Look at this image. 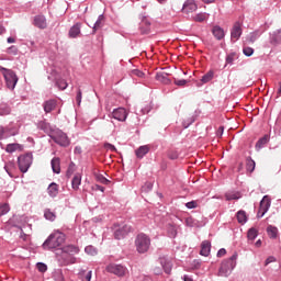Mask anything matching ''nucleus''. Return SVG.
<instances>
[{
    "label": "nucleus",
    "instance_id": "obj_32",
    "mask_svg": "<svg viewBox=\"0 0 281 281\" xmlns=\"http://www.w3.org/2000/svg\"><path fill=\"white\" fill-rule=\"evenodd\" d=\"M267 234H268L269 238H272V239L278 238V227L269 225L267 227Z\"/></svg>",
    "mask_w": 281,
    "mask_h": 281
},
{
    "label": "nucleus",
    "instance_id": "obj_52",
    "mask_svg": "<svg viewBox=\"0 0 281 281\" xmlns=\"http://www.w3.org/2000/svg\"><path fill=\"white\" fill-rule=\"evenodd\" d=\"M37 269L38 271H41V273H45V271H47V265L43 262H37Z\"/></svg>",
    "mask_w": 281,
    "mask_h": 281
},
{
    "label": "nucleus",
    "instance_id": "obj_5",
    "mask_svg": "<svg viewBox=\"0 0 281 281\" xmlns=\"http://www.w3.org/2000/svg\"><path fill=\"white\" fill-rule=\"evenodd\" d=\"M56 258L63 267H67L68 265H76V257L71 256L69 252H66L61 248L56 249Z\"/></svg>",
    "mask_w": 281,
    "mask_h": 281
},
{
    "label": "nucleus",
    "instance_id": "obj_17",
    "mask_svg": "<svg viewBox=\"0 0 281 281\" xmlns=\"http://www.w3.org/2000/svg\"><path fill=\"white\" fill-rule=\"evenodd\" d=\"M148 153H150V147L148 145H143L135 150L137 159H144Z\"/></svg>",
    "mask_w": 281,
    "mask_h": 281
},
{
    "label": "nucleus",
    "instance_id": "obj_61",
    "mask_svg": "<svg viewBox=\"0 0 281 281\" xmlns=\"http://www.w3.org/2000/svg\"><path fill=\"white\" fill-rule=\"evenodd\" d=\"M271 262H276V257H273V256L268 257V258L266 259V262H265L266 267H267L268 265H271Z\"/></svg>",
    "mask_w": 281,
    "mask_h": 281
},
{
    "label": "nucleus",
    "instance_id": "obj_9",
    "mask_svg": "<svg viewBox=\"0 0 281 281\" xmlns=\"http://www.w3.org/2000/svg\"><path fill=\"white\" fill-rule=\"evenodd\" d=\"M105 271H108V273H113V276H117V278H124L128 269L120 263H110L105 267Z\"/></svg>",
    "mask_w": 281,
    "mask_h": 281
},
{
    "label": "nucleus",
    "instance_id": "obj_24",
    "mask_svg": "<svg viewBox=\"0 0 281 281\" xmlns=\"http://www.w3.org/2000/svg\"><path fill=\"white\" fill-rule=\"evenodd\" d=\"M243 194L238 191H229L225 193L226 201H238V199H241Z\"/></svg>",
    "mask_w": 281,
    "mask_h": 281
},
{
    "label": "nucleus",
    "instance_id": "obj_55",
    "mask_svg": "<svg viewBox=\"0 0 281 281\" xmlns=\"http://www.w3.org/2000/svg\"><path fill=\"white\" fill-rule=\"evenodd\" d=\"M199 203L196 201H191L186 203V207H188V210H194V207H198Z\"/></svg>",
    "mask_w": 281,
    "mask_h": 281
},
{
    "label": "nucleus",
    "instance_id": "obj_7",
    "mask_svg": "<svg viewBox=\"0 0 281 281\" xmlns=\"http://www.w3.org/2000/svg\"><path fill=\"white\" fill-rule=\"evenodd\" d=\"M113 229H114L115 240H122V239L126 238V236H128V234H131V232H133V227L127 224L120 226L117 223H114Z\"/></svg>",
    "mask_w": 281,
    "mask_h": 281
},
{
    "label": "nucleus",
    "instance_id": "obj_41",
    "mask_svg": "<svg viewBox=\"0 0 281 281\" xmlns=\"http://www.w3.org/2000/svg\"><path fill=\"white\" fill-rule=\"evenodd\" d=\"M86 254H88V256H98V248L93 247L92 245L87 246L85 248Z\"/></svg>",
    "mask_w": 281,
    "mask_h": 281
},
{
    "label": "nucleus",
    "instance_id": "obj_11",
    "mask_svg": "<svg viewBox=\"0 0 281 281\" xmlns=\"http://www.w3.org/2000/svg\"><path fill=\"white\" fill-rule=\"evenodd\" d=\"M240 36H243V27L240 26V22H235L231 31V40L233 41V43H236V41H238Z\"/></svg>",
    "mask_w": 281,
    "mask_h": 281
},
{
    "label": "nucleus",
    "instance_id": "obj_58",
    "mask_svg": "<svg viewBox=\"0 0 281 281\" xmlns=\"http://www.w3.org/2000/svg\"><path fill=\"white\" fill-rule=\"evenodd\" d=\"M10 211V204L3 203L0 205V212H9Z\"/></svg>",
    "mask_w": 281,
    "mask_h": 281
},
{
    "label": "nucleus",
    "instance_id": "obj_38",
    "mask_svg": "<svg viewBox=\"0 0 281 281\" xmlns=\"http://www.w3.org/2000/svg\"><path fill=\"white\" fill-rule=\"evenodd\" d=\"M167 234L169 238H177V226L169 224L167 226Z\"/></svg>",
    "mask_w": 281,
    "mask_h": 281
},
{
    "label": "nucleus",
    "instance_id": "obj_36",
    "mask_svg": "<svg viewBox=\"0 0 281 281\" xmlns=\"http://www.w3.org/2000/svg\"><path fill=\"white\" fill-rule=\"evenodd\" d=\"M139 30L143 34H148V32H150V23L148 20L142 21Z\"/></svg>",
    "mask_w": 281,
    "mask_h": 281
},
{
    "label": "nucleus",
    "instance_id": "obj_20",
    "mask_svg": "<svg viewBox=\"0 0 281 281\" xmlns=\"http://www.w3.org/2000/svg\"><path fill=\"white\" fill-rule=\"evenodd\" d=\"M80 27H82L81 23L72 25L68 32L69 38H78L80 36Z\"/></svg>",
    "mask_w": 281,
    "mask_h": 281
},
{
    "label": "nucleus",
    "instance_id": "obj_30",
    "mask_svg": "<svg viewBox=\"0 0 281 281\" xmlns=\"http://www.w3.org/2000/svg\"><path fill=\"white\" fill-rule=\"evenodd\" d=\"M246 170L247 172H254L256 170V161L251 158V156H248L246 158Z\"/></svg>",
    "mask_w": 281,
    "mask_h": 281
},
{
    "label": "nucleus",
    "instance_id": "obj_44",
    "mask_svg": "<svg viewBox=\"0 0 281 281\" xmlns=\"http://www.w3.org/2000/svg\"><path fill=\"white\" fill-rule=\"evenodd\" d=\"M44 218H46V221H50V223H54V221H56V214L54 212H45Z\"/></svg>",
    "mask_w": 281,
    "mask_h": 281
},
{
    "label": "nucleus",
    "instance_id": "obj_57",
    "mask_svg": "<svg viewBox=\"0 0 281 281\" xmlns=\"http://www.w3.org/2000/svg\"><path fill=\"white\" fill-rule=\"evenodd\" d=\"M193 122H194V117L189 119V121L188 120L183 121L182 123L183 128H188Z\"/></svg>",
    "mask_w": 281,
    "mask_h": 281
},
{
    "label": "nucleus",
    "instance_id": "obj_46",
    "mask_svg": "<svg viewBox=\"0 0 281 281\" xmlns=\"http://www.w3.org/2000/svg\"><path fill=\"white\" fill-rule=\"evenodd\" d=\"M236 53H231L226 56V65H234Z\"/></svg>",
    "mask_w": 281,
    "mask_h": 281
},
{
    "label": "nucleus",
    "instance_id": "obj_29",
    "mask_svg": "<svg viewBox=\"0 0 281 281\" xmlns=\"http://www.w3.org/2000/svg\"><path fill=\"white\" fill-rule=\"evenodd\" d=\"M269 144V135H265L263 137L259 138L258 142L256 143V150H260L261 148H265Z\"/></svg>",
    "mask_w": 281,
    "mask_h": 281
},
{
    "label": "nucleus",
    "instance_id": "obj_63",
    "mask_svg": "<svg viewBox=\"0 0 281 281\" xmlns=\"http://www.w3.org/2000/svg\"><path fill=\"white\" fill-rule=\"evenodd\" d=\"M91 278H92V271H88L87 274L85 276L83 280L91 281Z\"/></svg>",
    "mask_w": 281,
    "mask_h": 281
},
{
    "label": "nucleus",
    "instance_id": "obj_56",
    "mask_svg": "<svg viewBox=\"0 0 281 281\" xmlns=\"http://www.w3.org/2000/svg\"><path fill=\"white\" fill-rule=\"evenodd\" d=\"M55 281H65V277H63V272H56L54 276Z\"/></svg>",
    "mask_w": 281,
    "mask_h": 281
},
{
    "label": "nucleus",
    "instance_id": "obj_10",
    "mask_svg": "<svg viewBox=\"0 0 281 281\" xmlns=\"http://www.w3.org/2000/svg\"><path fill=\"white\" fill-rule=\"evenodd\" d=\"M113 120H117V122H126V117H128V112L124 108L114 109L112 112Z\"/></svg>",
    "mask_w": 281,
    "mask_h": 281
},
{
    "label": "nucleus",
    "instance_id": "obj_35",
    "mask_svg": "<svg viewBox=\"0 0 281 281\" xmlns=\"http://www.w3.org/2000/svg\"><path fill=\"white\" fill-rule=\"evenodd\" d=\"M209 18L210 14L207 13H198L193 16V21H195L196 23H203V21H207Z\"/></svg>",
    "mask_w": 281,
    "mask_h": 281
},
{
    "label": "nucleus",
    "instance_id": "obj_31",
    "mask_svg": "<svg viewBox=\"0 0 281 281\" xmlns=\"http://www.w3.org/2000/svg\"><path fill=\"white\" fill-rule=\"evenodd\" d=\"M214 80V70H209L204 76L201 78V82L203 85H207V82H212Z\"/></svg>",
    "mask_w": 281,
    "mask_h": 281
},
{
    "label": "nucleus",
    "instance_id": "obj_34",
    "mask_svg": "<svg viewBox=\"0 0 281 281\" xmlns=\"http://www.w3.org/2000/svg\"><path fill=\"white\" fill-rule=\"evenodd\" d=\"M21 148H23L21 144L13 143V144H8L5 150L7 153H16V150H21Z\"/></svg>",
    "mask_w": 281,
    "mask_h": 281
},
{
    "label": "nucleus",
    "instance_id": "obj_25",
    "mask_svg": "<svg viewBox=\"0 0 281 281\" xmlns=\"http://www.w3.org/2000/svg\"><path fill=\"white\" fill-rule=\"evenodd\" d=\"M47 192L52 199H56V196H58V184L52 182L47 188Z\"/></svg>",
    "mask_w": 281,
    "mask_h": 281
},
{
    "label": "nucleus",
    "instance_id": "obj_43",
    "mask_svg": "<svg viewBox=\"0 0 281 281\" xmlns=\"http://www.w3.org/2000/svg\"><path fill=\"white\" fill-rule=\"evenodd\" d=\"M74 172H76V164L70 162V165H69V167H68V169L66 171V177L68 179H70V177L74 175Z\"/></svg>",
    "mask_w": 281,
    "mask_h": 281
},
{
    "label": "nucleus",
    "instance_id": "obj_18",
    "mask_svg": "<svg viewBox=\"0 0 281 281\" xmlns=\"http://www.w3.org/2000/svg\"><path fill=\"white\" fill-rule=\"evenodd\" d=\"M37 128L40 131H44L46 135H52L54 133V130L52 128V125L45 121H40L37 123Z\"/></svg>",
    "mask_w": 281,
    "mask_h": 281
},
{
    "label": "nucleus",
    "instance_id": "obj_21",
    "mask_svg": "<svg viewBox=\"0 0 281 281\" xmlns=\"http://www.w3.org/2000/svg\"><path fill=\"white\" fill-rule=\"evenodd\" d=\"M271 207V198L269 195H265L262 200L260 201V212H269V209Z\"/></svg>",
    "mask_w": 281,
    "mask_h": 281
},
{
    "label": "nucleus",
    "instance_id": "obj_54",
    "mask_svg": "<svg viewBox=\"0 0 281 281\" xmlns=\"http://www.w3.org/2000/svg\"><path fill=\"white\" fill-rule=\"evenodd\" d=\"M186 223H187V225L189 226V227H196V221H194L192 217H188L187 220H186Z\"/></svg>",
    "mask_w": 281,
    "mask_h": 281
},
{
    "label": "nucleus",
    "instance_id": "obj_47",
    "mask_svg": "<svg viewBox=\"0 0 281 281\" xmlns=\"http://www.w3.org/2000/svg\"><path fill=\"white\" fill-rule=\"evenodd\" d=\"M97 180L99 181V183H103V186H109V183H111V181H109V179H106L102 175H98Z\"/></svg>",
    "mask_w": 281,
    "mask_h": 281
},
{
    "label": "nucleus",
    "instance_id": "obj_1",
    "mask_svg": "<svg viewBox=\"0 0 281 281\" xmlns=\"http://www.w3.org/2000/svg\"><path fill=\"white\" fill-rule=\"evenodd\" d=\"M65 234L60 233L59 231H55L47 237L42 247L46 251H52V249H58V247H61L65 244Z\"/></svg>",
    "mask_w": 281,
    "mask_h": 281
},
{
    "label": "nucleus",
    "instance_id": "obj_13",
    "mask_svg": "<svg viewBox=\"0 0 281 281\" xmlns=\"http://www.w3.org/2000/svg\"><path fill=\"white\" fill-rule=\"evenodd\" d=\"M159 263L161 265L165 273L169 276V273L172 271V260H170L168 257H160Z\"/></svg>",
    "mask_w": 281,
    "mask_h": 281
},
{
    "label": "nucleus",
    "instance_id": "obj_53",
    "mask_svg": "<svg viewBox=\"0 0 281 281\" xmlns=\"http://www.w3.org/2000/svg\"><path fill=\"white\" fill-rule=\"evenodd\" d=\"M8 54H12V56H16V54H19V48L16 46H10L8 48Z\"/></svg>",
    "mask_w": 281,
    "mask_h": 281
},
{
    "label": "nucleus",
    "instance_id": "obj_64",
    "mask_svg": "<svg viewBox=\"0 0 281 281\" xmlns=\"http://www.w3.org/2000/svg\"><path fill=\"white\" fill-rule=\"evenodd\" d=\"M105 148H108V150H112V151L116 150L115 147L111 143H106Z\"/></svg>",
    "mask_w": 281,
    "mask_h": 281
},
{
    "label": "nucleus",
    "instance_id": "obj_28",
    "mask_svg": "<svg viewBox=\"0 0 281 281\" xmlns=\"http://www.w3.org/2000/svg\"><path fill=\"white\" fill-rule=\"evenodd\" d=\"M81 183H82V176L80 173H76L71 180L72 190H78Z\"/></svg>",
    "mask_w": 281,
    "mask_h": 281
},
{
    "label": "nucleus",
    "instance_id": "obj_50",
    "mask_svg": "<svg viewBox=\"0 0 281 281\" xmlns=\"http://www.w3.org/2000/svg\"><path fill=\"white\" fill-rule=\"evenodd\" d=\"M243 54H245L246 56H254V48L251 47H244L243 48Z\"/></svg>",
    "mask_w": 281,
    "mask_h": 281
},
{
    "label": "nucleus",
    "instance_id": "obj_27",
    "mask_svg": "<svg viewBox=\"0 0 281 281\" xmlns=\"http://www.w3.org/2000/svg\"><path fill=\"white\" fill-rule=\"evenodd\" d=\"M66 254L75 256V254H80V248L75 245H68L61 248Z\"/></svg>",
    "mask_w": 281,
    "mask_h": 281
},
{
    "label": "nucleus",
    "instance_id": "obj_40",
    "mask_svg": "<svg viewBox=\"0 0 281 281\" xmlns=\"http://www.w3.org/2000/svg\"><path fill=\"white\" fill-rule=\"evenodd\" d=\"M236 216H237V221H238V223H240V225H245V223H247V213L237 212Z\"/></svg>",
    "mask_w": 281,
    "mask_h": 281
},
{
    "label": "nucleus",
    "instance_id": "obj_2",
    "mask_svg": "<svg viewBox=\"0 0 281 281\" xmlns=\"http://www.w3.org/2000/svg\"><path fill=\"white\" fill-rule=\"evenodd\" d=\"M238 258L237 255H233L231 258L225 259L218 270V276H222L223 278H227L232 274V271L236 269V259Z\"/></svg>",
    "mask_w": 281,
    "mask_h": 281
},
{
    "label": "nucleus",
    "instance_id": "obj_16",
    "mask_svg": "<svg viewBox=\"0 0 281 281\" xmlns=\"http://www.w3.org/2000/svg\"><path fill=\"white\" fill-rule=\"evenodd\" d=\"M212 34L216 41H223L225 38V30L218 25L213 26Z\"/></svg>",
    "mask_w": 281,
    "mask_h": 281
},
{
    "label": "nucleus",
    "instance_id": "obj_60",
    "mask_svg": "<svg viewBox=\"0 0 281 281\" xmlns=\"http://www.w3.org/2000/svg\"><path fill=\"white\" fill-rule=\"evenodd\" d=\"M76 100H77L78 104H80V102H82V90H78Z\"/></svg>",
    "mask_w": 281,
    "mask_h": 281
},
{
    "label": "nucleus",
    "instance_id": "obj_59",
    "mask_svg": "<svg viewBox=\"0 0 281 281\" xmlns=\"http://www.w3.org/2000/svg\"><path fill=\"white\" fill-rule=\"evenodd\" d=\"M143 190H145V192H150V190H153V182H146Z\"/></svg>",
    "mask_w": 281,
    "mask_h": 281
},
{
    "label": "nucleus",
    "instance_id": "obj_12",
    "mask_svg": "<svg viewBox=\"0 0 281 281\" xmlns=\"http://www.w3.org/2000/svg\"><path fill=\"white\" fill-rule=\"evenodd\" d=\"M198 5L196 2H194V0H187L182 7V12L184 14H190L192 12H196L198 10Z\"/></svg>",
    "mask_w": 281,
    "mask_h": 281
},
{
    "label": "nucleus",
    "instance_id": "obj_4",
    "mask_svg": "<svg viewBox=\"0 0 281 281\" xmlns=\"http://www.w3.org/2000/svg\"><path fill=\"white\" fill-rule=\"evenodd\" d=\"M3 78L5 80V85L8 89L11 91H14L16 87V82H19V77L16 76V72L12 69L1 68Z\"/></svg>",
    "mask_w": 281,
    "mask_h": 281
},
{
    "label": "nucleus",
    "instance_id": "obj_48",
    "mask_svg": "<svg viewBox=\"0 0 281 281\" xmlns=\"http://www.w3.org/2000/svg\"><path fill=\"white\" fill-rule=\"evenodd\" d=\"M8 131H10V128L0 125V139H5L8 137L5 134Z\"/></svg>",
    "mask_w": 281,
    "mask_h": 281
},
{
    "label": "nucleus",
    "instance_id": "obj_49",
    "mask_svg": "<svg viewBox=\"0 0 281 281\" xmlns=\"http://www.w3.org/2000/svg\"><path fill=\"white\" fill-rule=\"evenodd\" d=\"M173 82L177 87H186L188 85V80L186 79H175Z\"/></svg>",
    "mask_w": 281,
    "mask_h": 281
},
{
    "label": "nucleus",
    "instance_id": "obj_19",
    "mask_svg": "<svg viewBox=\"0 0 281 281\" xmlns=\"http://www.w3.org/2000/svg\"><path fill=\"white\" fill-rule=\"evenodd\" d=\"M281 43V30H277L270 34V44L274 47Z\"/></svg>",
    "mask_w": 281,
    "mask_h": 281
},
{
    "label": "nucleus",
    "instance_id": "obj_42",
    "mask_svg": "<svg viewBox=\"0 0 281 281\" xmlns=\"http://www.w3.org/2000/svg\"><path fill=\"white\" fill-rule=\"evenodd\" d=\"M56 87H58V89H60L61 91H65V89H67L68 85L65 79H58L56 81Z\"/></svg>",
    "mask_w": 281,
    "mask_h": 281
},
{
    "label": "nucleus",
    "instance_id": "obj_37",
    "mask_svg": "<svg viewBox=\"0 0 281 281\" xmlns=\"http://www.w3.org/2000/svg\"><path fill=\"white\" fill-rule=\"evenodd\" d=\"M12 109L7 103H0V115H10Z\"/></svg>",
    "mask_w": 281,
    "mask_h": 281
},
{
    "label": "nucleus",
    "instance_id": "obj_39",
    "mask_svg": "<svg viewBox=\"0 0 281 281\" xmlns=\"http://www.w3.org/2000/svg\"><path fill=\"white\" fill-rule=\"evenodd\" d=\"M248 240L254 241L255 238H258V229L255 227H251L247 233Z\"/></svg>",
    "mask_w": 281,
    "mask_h": 281
},
{
    "label": "nucleus",
    "instance_id": "obj_14",
    "mask_svg": "<svg viewBox=\"0 0 281 281\" xmlns=\"http://www.w3.org/2000/svg\"><path fill=\"white\" fill-rule=\"evenodd\" d=\"M33 25L35 27H38L40 30H46L47 19H45V15H35L33 20Z\"/></svg>",
    "mask_w": 281,
    "mask_h": 281
},
{
    "label": "nucleus",
    "instance_id": "obj_8",
    "mask_svg": "<svg viewBox=\"0 0 281 281\" xmlns=\"http://www.w3.org/2000/svg\"><path fill=\"white\" fill-rule=\"evenodd\" d=\"M50 139L55 142V144H58V146H63L64 148H67L69 146V137L65 134V132L57 130L49 134Z\"/></svg>",
    "mask_w": 281,
    "mask_h": 281
},
{
    "label": "nucleus",
    "instance_id": "obj_22",
    "mask_svg": "<svg viewBox=\"0 0 281 281\" xmlns=\"http://www.w3.org/2000/svg\"><path fill=\"white\" fill-rule=\"evenodd\" d=\"M56 100L55 99H49L43 103V109L45 113H52L54 109H56Z\"/></svg>",
    "mask_w": 281,
    "mask_h": 281
},
{
    "label": "nucleus",
    "instance_id": "obj_62",
    "mask_svg": "<svg viewBox=\"0 0 281 281\" xmlns=\"http://www.w3.org/2000/svg\"><path fill=\"white\" fill-rule=\"evenodd\" d=\"M225 254H227V250L225 248H221L217 251V258H223V256H225Z\"/></svg>",
    "mask_w": 281,
    "mask_h": 281
},
{
    "label": "nucleus",
    "instance_id": "obj_26",
    "mask_svg": "<svg viewBox=\"0 0 281 281\" xmlns=\"http://www.w3.org/2000/svg\"><path fill=\"white\" fill-rule=\"evenodd\" d=\"M50 166L55 175H60V158L54 157L50 161Z\"/></svg>",
    "mask_w": 281,
    "mask_h": 281
},
{
    "label": "nucleus",
    "instance_id": "obj_51",
    "mask_svg": "<svg viewBox=\"0 0 281 281\" xmlns=\"http://www.w3.org/2000/svg\"><path fill=\"white\" fill-rule=\"evenodd\" d=\"M132 76H136L137 78H144L145 74L139 69H133Z\"/></svg>",
    "mask_w": 281,
    "mask_h": 281
},
{
    "label": "nucleus",
    "instance_id": "obj_6",
    "mask_svg": "<svg viewBox=\"0 0 281 281\" xmlns=\"http://www.w3.org/2000/svg\"><path fill=\"white\" fill-rule=\"evenodd\" d=\"M34 159V156L32 153H26L18 157V166L20 169V172H27L30 170V167L32 166V161Z\"/></svg>",
    "mask_w": 281,
    "mask_h": 281
},
{
    "label": "nucleus",
    "instance_id": "obj_3",
    "mask_svg": "<svg viewBox=\"0 0 281 281\" xmlns=\"http://www.w3.org/2000/svg\"><path fill=\"white\" fill-rule=\"evenodd\" d=\"M135 247L138 254H146L150 249V237L140 233L136 236Z\"/></svg>",
    "mask_w": 281,
    "mask_h": 281
},
{
    "label": "nucleus",
    "instance_id": "obj_33",
    "mask_svg": "<svg viewBox=\"0 0 281 281\" xmlns=\"http://www.w3.org/2000/svg\"><path fill=\"white\" fill-rule=\"evenodd\" d=\"M102 21H104V14H100L98 16V20L95 21L93 27H92V34H95L102 27Z\"/></svg>",
    "mask_w": 281,
    "mask_h": 281
},
{
    "label": "nucleus",
    "instance_id": "obj_23",
    "mask_svg": "<svg viewBox=\"0 0 281 281\" xmlns=\"http://www.w3.org/2000/svg\"><path fill=\"white\" fill-rule=\"evenodd\" d=\"M156 80H158V82H162V85H171V82H172V80H170V78H168L167 72H157Z\"/></svg>",
    "mask_w": 281,
    "mask_h": 281
},
{
    "label": "nucleus",
    "instance_id": "obj_45",
    "mask_svg": "<svg viewBox=\"0 0 281 281\" xmlns=\"http://www.w3.org/2000/svg\"><path fill=\"white\" fill-rule=\"evenodd\" d=\"M259 37H260V32L255 31L250 34L248 41L249 43H256V41H258Z\"/></svg>",
    "mask_w": 281,
    "mask_h": 281
},
{
    "label": "nucleus",
    "instance_id": "obj_15",
    "mask_svg": "<svg viewBox=\"0 0 281 281\" xmlns=\"http://www.w3.org/2000/svg\"><path fill=\"white\" fill-rule=\"evenodd\" d=\"M211 251H212V243H210V240H203L201 244L200 256H204L205 258H207Z\"/></svg>",
    "mask_w": 281,
    "mask_h": 281
}]
</instances>
